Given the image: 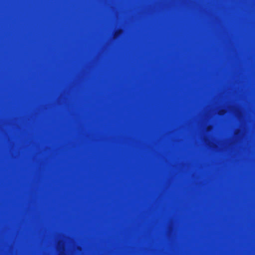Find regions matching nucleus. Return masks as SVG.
Returning a JSON list of instances; mask_svg holds the SVG:
<instances>
[{
	"label": "nucleus",
	"mask_w": 255,
	"mask_h": 255,
	"mask_svg": "<svg viewBox=\"0 0 255 255\" xmlns=\"http://www.w3.org/2000/svg\"><path fill=\"white\" fill-rule=\"evenodd\" d=\"M59 255H65V254H64V255H63V254H59Z\"/></svg>",
	"instance_id": "1"
}]
</instances>
